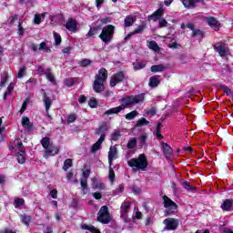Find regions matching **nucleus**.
I'll return each mask as SVG.
<instances>
[{
  "label": "nucleus",
  "mask_w": 233,
  "mask_h": 233,
  "mask_svg": "<svg viewBox=\"0 0 233 233\" xmlns=\"http://www.w3.org/2000/svg\"><path fill=\"white\" fill-rule=\"evenodd\" d=\"M137 116V111L134 110L126 115V119H127V121H132V119H134Z\"/></svg>",
  "instance_id": "2f4dec72"
},
{
  "label": "nucleus",
  "mask_w": 233,
  "mask_h": 233,
  "mask_svg": "<svg viewBox=\"0 0 233 233\" xmlns=\"http://www.w3.org/2000/svg\"><path fill=\"white\" fill-rule=\"evenodd\" d=\"M147 114L148 116H154V115L156 114V109H155L154 107H152V108H150V109H148V110L147 111Z\"/></svg>",
  "instance_id": "69168bd1"
},
{
  "label": "nucleus",
  "mask_w": 233,
  "mask_h": 233,
  "mask_svg": "<svg viewBox=\"0 0 233 233\" xmlns=\"http://www.w3.org/2000/svg\"><path fill=\"white\" fill-rule=\"evenodd\" d=\"M147 46L150 50H153L154 52H159V46H157V43L156 41L147 42Z\"/></svg>",
  "instance_id": "a878e982"
},
{
  "label": "nucleus",
  "mask_w": 233,
  "mask_h": 233,
  "mask_svg": "<svg viewBox=\"0 0 233 233\" xmlns=\"http://www.w3.org/2000/svg\"><path fill=\"white\" fill-rule=\"evenodd\" d=\"M38 50H45L47 54H50L52 52V49L48 46H46V42L40 43Z\"/></svg>",
  "instance_id": "c756f323"
},
{
  "label": "nucleus",
  "mask_w": 233,
  "mask_h": 233,
  "mask_svg": "<svg viewBox=\"0 0 233 233\" xmlns=\"http://www.w3.org/2000/svg\"><path fill=\"white\" fill-rule=\"evenodd\" d=\"M36 74L37 76H45V74H46V71L45 72V67H43V66H38L36 67Z\"/></svg>",
  "instance_id": "37998d69"
},
{
  "label": "nucleus",
  "mask_w": 233,
  "mask_h": 233,
  "mask_svg": "<svg viewBox=\"0 0 233 233\" xmlns=\"http://www.w3.org/2000/svg\"><path fill=\"white\" fill-rule=\"evenodd\" d=\"M125 79V74L123 72H118L112 76L110 79V86H116V85L122 83Z\"/></svg>",
  "instance_id": "1a4fd4ad"
},
{
  "label": "nucleus",
  "mask_w": 233,
  "mask_h": 233,
  "mask_svg": "<svg viewBox=\"0 0 233 233\" xmlns=\"http://www.w3.org/2000/svg\"><path fill=\"white\" fill-rule=\"evenodd\" d=\"M137 146V139L136 137L131 138L127 142V148L129 150H132V148H136Z\"/></svg>",
  "instance_id": "cd10ccee"
},
{
  "label": "nucleus",
  "mask_w": 233,
  "mask_h": 233,
  "mask_svg": "<svg viewBox=\"0 0 233 233\" xmlns=\"http://www.w3.org/2000/svg\"><path fill=\"white\" fill-rule=\"evenodd\" d=\"M165 70V66L163 65L152 66L151 72H163Z\"/></svg>",
  "instance_id": "72a5a7b5"
},
{
  "label": "nucleus",
  "mask_w": 233,
  "mask_h": 233,
  "mask_svg": "<svg viewBox=\"0 0 233 233\" xmlns=\"http://www.w3.org/2000/svg\"><path fill=\"white\" fill-rule=\"evenodd\" d=\"M27 106H28V101L25 100L23 105H22V107L20 109V114H23L26 110Z\"/></svg>",
  "instance_id": "5fc2aeb1"
},
{
  "label": "nucleus",
  "mask_w": 233,
  "mask_h": 233,
  "mask_svg": "<svg viewBox=\"0 0 233 233\" xmlns=\"http://www.w3.org/2000/svg\"><path fill=\"white\" fill-rule=\"evenodd\" d=\"M149 86H151V88H156V86H159V76H153L149 78V83H148Z\"/></svg>",
  "instance_id": "aec40b11"
},
{
  "label": "nucleus",
  "mask_w": 233,
  "mask_h": 233,
  "mask_svg": "<svg viewBox=\"0 0 233 233\" xmlns=\"http://www.w3.org/2000/svg\"><path fill=\"white\" fill-rule=\"evenodd\" d=\"M114 179H116V173L112 169V166H109V180L114 181Z\"/></svg>",
  "instance_id": "c03bdc74"
},
{
  "label": "nucleus",
  "mask_w": 233,
  "mask_h": 233,
  "mask_svg": "<svg viewBox=\"0 0 233 233\" xmlns=\"http://www.w3.org/2000/svg\"><path fill=\"white\" fill-rule=\"evenodd\" d=\"M165 14V9L159 8L157 11H155L152 15L148 16V21H159L161 19V16Z\"/></svg>",
  "instance_id": "ddd939ff"
},
{
  "label": "nucleus",
  "mask_w": 233,
  "mask_h": 233,
  "mask_svg": "<svg viewBox=\"0 0 233 233\" xmlns=\"http://www.w3.org/2000/svg\"><path fill=\"white\" fill-rule=\"evenodd\" d=\"M66 28L69 32H77V22L74 19H70L66 23Z\"/></svg>",
  "instance_id": "2eb2a0df"
},
{
  "label": "nucleus",
  "mask_w": 233,
  "mask_h": 233,
  "mask_svg": "<svg viewBox=\"0 0 233 233\" xmlns=\"http://www.w3.org/2000/svg\"><path fill=\"white\" fill-rule=\"evenodd\" d=\"M23 22H19L18 24V35H23V34H25V28H23Z\"/></svg>",
  "instance_id": "3c124183"
},
{
  "label": "nucleus",
  "mask_w": 233,
  "mask_h": 233,
  "mask_svg": "<svg viewBox=\"0 0 233 233\" xmlns=\"http://www.w3.org/2000/svg\"><path fill=\"white\" fill-rule=\"evenodd\" d=\"M81 228H82L83 230H89V232H92L94 227L88 226V225H82V226H81Z\"/></svg>",
  "instance_id": "bf43d9fd"
},
{
  "label": "nucleus",
  "mask_w": 233,
  "mask_h": 233,
  "mask_svg": "<svg viewBox=\"0 0 233 233\" xmlns=\"http://www.w3.org/2000/svg\"><path fill=\"white\" fill-rule=\"evenodd\" d=\"M215 50L219 54L220 57H225L229 54L228 47H227V46L222 44H218L215 46Z\"/></svg>",
  "instance_id": "f8f14e48"
},
{
  "label": "nucleus",
  "mask_w": 233,
  "mask_h": 233,
  "mask_svg": "<svg viewBox=\"0 0 233 233\" xmlns=\"http://www.w3.org/2000/svg\"><path fill=\"white\" fill-rule=\"evenodd\" d=\"M100 22L104 25H106V23H110V17L106 16L105 18L100 19Z\"/></svg>",
  "instance_id": "338daca9"
},
{
  "label": "nucleus",
  "mask_w": 233,
  "mask_h": 233,
  "mask_svg": "<svg viewBox=\"0 0 233 233\" xmlns=\"http://www.w3.org/2000/svg\"><path fill=\"white\" fill-rule=\"evenodd\" d=\"M50 196L53 199H57V189H53L50 191Z\"/></svg>",
  "instance_id": "13d9d810"
},
{
  "label": "nucleus",
  "mask_w": 233,
  "mask_h": 233,
  "mask_svg": "<svg viewBox=\"0 0 233 233\" xmlns=\"http://www.w3.org/2000/svg\"><path fill=\"white\" fill-rule=\"evenodd\" d=\"M12 154L16 156L17 162L20 165H25L26 163V151L25 150V146L20 139H15L12 147H10Z\"/></svg>",
  "instance_id": "7ed1b4c3"
},
{
  "label": "nucleus",
  "mask_w": 233,
  "mask_h": 233,
  "mask_svg": "<svg viewBox=\"0 0 233 233\" xmlns=\"http://www.w3.org/2000/svg\"><path fill=\"white\" fill-rule=\"evenodd\" d=\"M103 141H105L104 136L100 137L98 138L97 142L92 146L91 152H93V153L97 152V150H99V148H101V145L103 144Z\"/></svg>",
  "instance_id": "6ab92c4d"
},
{
  "label": "nucleus",
  "mask_w": 233,
  "mask_h": 233,
  "mask_svg": "<svg viewBox=\"0 0 233 233\" xmlns=\"http://www.w3.org/2000/svg\"><path fill=\"white\" fill-rule=\"evenodd\" d=\"M93 196H94L95 199H101V198H102V195L99 192H95L93 194Z\"/></svg>",
  "instance_id": "774afa93"
},
{
  "label": "nucleus",
  "mask_w": 233,
  "mask_h": 233,
  "mask_svg": "<svg viewBox=\"0 0 233 233\" xmlns=\"http://www.w3.org/2000/svg\"><path fill=\"white\" fill-rule=\"evenodd\" d=\"M144 27L143 25H139L133 33L134 34H141V32H143Z\"/></svg>",
  "instance_id": "0e129e2a"
},
{
  "label": "nucleus",
  "mask_w": 233,
  "mask_h": 233,
  "mask_svg": "<svg viewBox=\"0 0 233 233\" xmlns=\"http://www.w3.org/2000/svg\"><path fill=\"white\" fill-rule=\"evenodd\" d=\"M44 103L46 106V112L48 114V110H50V106H52V100L46 96V93H44Z\"/></svg>",
  "instance_id": "5701e85b"
},
{
  "label": "nucleus",
  "mask_w": 233,
  "mask_h": 233,
  "mask_svg": "<svg viewBox=\"0 0 233 233\" xmlns=\"http://www.w3.org/2000/svg\"><path fill=\"white\" fill-rule=\"evenodd\" d=\"M34 21L35 25H39L41 23V15L39 14L35 15Z\"/></svg>",
  "instance_id": "6e6d98bb"
},
{
  "label": "nucleus",
  "mask_w": 233,
  "mask_h": 233,
  "mask_svg": "<svg viewBox=\"0 0 233 233\" xmlns=\"http://www.w3.org/2000/svg\"><path fill=\"white\" fill-rule=\"evenodd\" d=\"M92 181H93L92 188H94V189L97 188L100 184L99 181H97V178L93 177Z\"/></svg>",
  "instance_id": "603ef678"
},
{
  "label": "nucleus",
  "mask_w": 233,
  "mask_h": 233,
  "mask_svg": "<svg viewBox=\"0 0 233 233\" xmlns=\"http://www.w3.org/2000/svg\"><path fill=\"white\" fill-rule=\"evenodd\" d=\"M25 75H26V67H21L16 77H18V79H23V77H25Z\"/></svg>",
  "instance_id": "ea45409f"
},
{
  "label": "nucleus",
  "mask_w": 233,
  "mask_h": 233,
  "mask_svg": "<svg viewBox=\"0 0 233 233\" xmlns=\"http://www.w3.org/2000/svg\"><path fill=\"white\" fill-rule=\"evenodd\" d=\"M148 123H150V122H148V120H147V118L142 117L137 121V127H147V125H148Z\"/></svg>",
  "instance_id": "f704fd0d"
},
{
  "label": "nucleus",
  "mask_w": 233,
  "mask_h": 233,
  "mask_svg": "<svg viewBox=\"0 0 233 233\" xmlns=\"http://www.w3.org/2000/svg\"><path fill=\"white\" fill-rule=\"evenodd\" d=\"M116 27L112 25H107L103 27L101 34L99 35V38L103 43H110L114 38V32Z\"/></svg>",
  "instance_id": "423d86ee"
},
{
  "label": "nucleus",
  "mask_w": 233,
  "mask_h": 233,
  "mask_svg": "<svg viewBox=\"0 0 233 233\" xmlns=\"http://www.w3.org/2000/svg\"><path fill=\"white\" fill-rule=\"evenodd\" d=\"M127 165L133 168L134 172H137V170L145 171L147 170V167H148V160L147 157L142 154L139 155L138 157L131 158L127 161Z\"/></svg>",
  "instance_id": "20e7f679"
},
{
  "label": "nucleus",
  "mask_w": 233,
  "mask_h": 233,
  "mask_svg": "<svg viewBox=\"0 0 233 233\" xmlns=\"http://www.w3.org/2000/svg\"><path fill=\"white\" fill-rule=\"evenodd\" d=\"M182 187L185 188V190H187L188 192H194L196 190V187L194 186H190V183L188 181L182 182Z\"/></svg>",
  "instance_id": "c85d7f7f"
},
{
  "label": "nucleus",
  "mask_w": 233,
  "mask_h": 233,
  "mask_svg": "<svg viewBox=\"0 0 233 233\" xmlns=\"http://www.w3.org/2000/svg\"><path fill=\"white\" fill-rule=\"evenodd\" d=\"M41 145L44 148V157L48 159L52 156H56L59 154V148L54 146V144L50 143L49 137H44L41 139Z\"/></svg>",
  "instance_id": "39448f33"
},
{
  "label": "nucleus",
  "mask_w": 233,
  "mask_h": 233,
  "mask_svg": "<svg viewBox=\"0 0 233 233\" xmlns=\"http://www.w3.org/2000/svg\"><path fill=\"white\" fill-rule=\"evenodd\" d=\"M119 137H121V131L119 130L113 131V133L111 134L112 141H117L119 140Z\"/></svg>",
  "instance_id": "7c9ffc66"
},
{
  "label": "nucleus",
  "mask_w": 233,
  "mask_h": 233,
  "mask_svg": "<svg viewBox=\"0 0 233 233\" xmlns=\"http://www.w3.org/2000/svg\"><path fill=\"white\" fill-rule=\"evenodd\" d=\"M144 101L145 95L143 94L123 97L120 99V106L106 110L105 115L112 116L113 114H119V112H123L125 108H130V106H134V105H139V103H143Z\"/></svg>",
  "instance_id": "f257e3e1"
},
{
  "label": "nucleus",
  "mask_w": 233,
  "mask_h": 233,
  "mask_svg": "<svg viewBox=\"0 0 233 233\" xmlns=\"http://www.w3.org/2000/svg\"><path fill=\"white\" fill-rule=\"evenodd\" d=\"M163 203L165 208L167 210H176L177 208V204H176L172 199H170L168 197L164 196L163 197Z\"/></svg>",
  "instance_id": "9d476101"
},
{
  "label": "nucleus",
  "mask_w": 233,
  "mask_h": 233,
  "mask_svg": "<svg viewBox=\"0 0 233 233\" xmlns=\"http://www.w3.org/2000/svg\"><path fill=\"white\" fill-rule=\"evenodd\" d=\"M125 190V187L119 186L116 190H115V196H117L118 194H121Z\"/></svg>",
  "instance_id": "4d7b16f0"
},
{
  "label": "nucleus",
  "mask_w": 233,
  "mask_h": 233,
  "mask_svg": "<svg viewBox=\"0 0 233 233\" xmlns=\"http://www.w3.org/2000/svg\"><path fill=\"white\" fill-rule=\"evenodd\" d=\"M167 26H168V22H167V19L160 18L158 20V28H165Z\"/></svg>",
  "instance_id": "4c0bfd02"
},
{
  "label": "nucleus",
  "mask_w": 233,
  "mask_h": 233,
  "mask_svg": "<svg viewBox=\"0 0 233 233\" xmlns=\"http://www.w3.org/2000/svg\"><path fill=\"white\" fill-rule=\"evenodd\" d=\"M20 218H21V221H22V223H24V225H29L30 221L32 219L30 218V216H26V215H21Z\"/></svg>",
  "instance_id": "e433bc0d"
},
{
  "label": "nucleus",
  "mask_w": 233,
  "mask_h": 233,
  "mask_svg": "<svg viewBox=\"0 0 233 233\" xmlns=\"http://www.w3.org/2000/svg\"><path fill=\"white\" fill-rule=\"evenodd\" d=\"M167 230H176L179 225V221L176 218H166L164 220Z\"/></svg>",
  "instance_id": "6e6552de"
},
{
  "label": "nucleus",
  "mask_w": 233,
  "mask_h": 233,
  "mask_svg": "<svg viewBox=\"0 0 233 233\" xmlns=\"http://www.w3.org/2000/svg\"><path fill=\"white\" fill-rule=\"evenodd\" d=\"M53 35H54V39H55V45H56V46H59V45H61V35L56 33V31L53 32Z\"/></svg>",
  "instance_id": "473e14b6"
},
{
  "label": "nucleus",
  "mask_w": 233,
  "mask_h": 233,
  "mask_svg": "<svg viewBox=\"0 0 233 233\" xmlns=\"http://www.w3.org/2000/svg\"><path fill=\"white\" fill-rule=\"evenodd\" d=\"M207 21H208V26L213 28V30H219L221 24H219V22L218 20H216L214 17L209 16L207 18Z\"/></svg>",
  "instance_id": "4468645a"
},
{
  "label": "nucleus",
  "mask_w": 233,
  "mask_h": 233,
  "mask_svg": "<svg viewBox=\"0 0 233 233\" xmlns=\"http://www.w3.org/2000/svg\"><path fill=\"white\" fill-rule=\"evenodd\" d=\"M72 167V159L68 158L64 162L63 169L66 172Z\"/></svg>",
  "instance_id": "a19ab883"
},
{
  "label": "nucleus",
  "mask_w": 233,
  "mask_h": 233,
  "mask_svg": "<svg viewBox=\"0 0 233 233\" xmlns=\"http://www.w3.org/2000/svg\"><path fill=\"white\" fill-rule=\"evenodd\" d=\"M222 210H230L232 208V200H225L224 203L221 205Z\"/></svg>",
  "instance_id": "bb28decb"
},
{
  "label": "nucleus",
  "mask_w": 233,
  "mask_h": 233,
  "mask_svg": "<svg viewBox=\"0 0 233 233\" xmlns=\"http://www.w3.org/2000/svg\"><path fill=\"white\" fill-rule=\"evenodd\" d=\"M98 221L100 223L107 224L110 223V213L108 212V207L103 206L99 212L97 217Z\"/></svg>",
  "instance_id": "0eeeda50"
},
{
  "label": "nucleus",
  "mask_w": 233,
  "mask_h": 233,
  "mask_svg": "<svg viewBox=\"0 0 233 233\" xmlns=\"http://www.w3.org/2000/svg\"><path fill=\"white\" fill-rule=\"evenodd\" d=\"M145 66H146V64H143L141 62H137L134 66V70H141V69L145 68Z\"/></svg>",
  "instance_id": "a18cd8bd"
},
{
  "label": "nucleus",
  "mask_w": 233,
  "mask_h": 233,
  "mask_svg": "<svg viewBox=\"0 0 233 233\" xmlns=\"http://www.w3.org/2000/svg\"><path fill=\"white\" fill-rule=\"evenodd\" d=\"M6 81H8V75L5 74L4 76H2L0 86H5V85H6Z\"/></svg>",
  "instance_id": "09e8293b"
},
{
  "label": "nucleus",
  "mask_w": 233,
  "mask_h": 233,
  "mask_svg": "<svg viewBox=\"0 0 233 233\" xmlns=\"http://www.w3.org/2000/svg\"><path fill=\"white\" fill-rule=\"evenodd\" d=\"M197 35H203V33L199 29H194L192 32V37H196Z\"/></svg>",
  "instance_id": "864d4df0"
},
{
  "label": "nucleus",
  "mask_w": 233,
  "mask_h": 233,
  "mask_svg": "<svg viewBox=\"0 0 233 233\" xmlns=\"http://www.w3.org/2000/svg\"><path fill=\"white\" fill-rule=\"evenodd\" d=\"M80 185L83 188V191H85V188H86V187H88V184H87V181H86V178H82L80 180Z\"/></svg>",
  "instance_id": "8fccbe9b"
},
{
  "label": "nucleus",
  "mask_w": 233,
  "mask_h": 233,
  "mask_svg": "<svg viewBox=\"0 0 233 233\" xmlns=\"http://www.w3.org/2000/svg\"><path fill=\"white\" fill-rule=\"evenodd\" d=\"M74 121H76V115H69L67 117V122L74 123Z\"/></svg>",
  "instance_id": "680f3d73"
},
{
  "label": "nucleus",
  "mask_w": 233,
  "mask_h": 233,
  "mask_svg": "<svg viewBox=\"0 0 233 233\" xmlns=\"http://www.w3.org/2000/svg\"><path fill=\"white\" fill-rule=\"evenodd\" d=\"M200 0H181V3L185 8H196V3H199Z\"/></svg>",
  "instance_id": "f3484780"
},
{
  "label": "nucleus",
  "mask_w": 233,
  "mask_h": 233,
  "mask_svg": "<svg viewBox=\"0 0 233 233\" xmlns=\"http://www.w3.org/2000/svg\"><path fill=\"white\" fill-rule=\"evenodd\" d=\"M90 65H92V60L90 59L85 58L80 62V66L83 67L90 66Z\"/></svg>",
  "instance_id": "79ce46f5"
},
{
  "label": "nucleus",
  "mask_w": 233,
  "mask_h": 233,
  "mask_svg": "<svg viewBox=\"0 0 233 233\" xmlns=\"http://www.w3.org/2000/svg\"><path fill=\"white\" fill-rule=\"evenodd\" d=\"M108 130V126H106V124L102 125L98 127V129H96V134H97V136H100V137H103L104 136V140H105V133Z\"/></svg>",
  "instance_id": "412c9836"
},
{
  "label": "nucleus",
  "mask_w": 233,
  "mask_h": 233,
  "mask_svg": "<svg viewBox=\"0 0 233 233\" xmlns=\"http://www.w3.org/2000/svg\"><path fill=\"white\" fill-rule=\"evenodd\" d=\"M88 105L91 108H96V106H97V100H96V98H91Z\"/></svg>",
  "instance_id": "49530a36"
},
{
  "label": "nucleus",
  "mask_w": 233,
  "mask_h": 233,
  "mask_svg": "<svg viewBox=\"0 0 233 233\" xmlns=\"http://www.w3.org/2000/svg\"><path fill=\"white\" fill-rule=\"evenodd\" d=\"M25 205V199L23 198H15V208H19V207H23Z\"/></svg>",
  "instance_id": "58836bf2"
},
{
  "label": "nucleus",
  "mask_w": 233,
  "mask_h": 233,
  "mask_svg": "<svg viewBox=\"0 0 233 233\" xmlns=\"http://www.w3.org/2000/svg\"><path fill=\"white\" fill-rule=\"evenodd\" d=\"M147 134H142L141 136H140V143H141V145H147Z\"/></svg>",
  "instance_id": "de8ad7c7"
},
{
  "label": "nucleus",
  "mask_w": 233,
  "mask_h": 233,
  "mask_svg": "<svg viewBox=\"0 0 233 233\" xmlns=\"http://www.w3.org/2000/svg\"><path fill=\"white\" fill-rule=\"evenodd\" d=\"M130 202H124L121 205V217L127 218V214L130 210Z\"/></svg>",
  "instance_id": "dca6fc26"
},
{
  "label": "nucleus",
  "mask_w": 233,
  "mask_h": 233,
  "mask_svg": "<svg viewBox=\"0 0 233 233\" xmlns=\"http://www.w3.org/2000/svg\"><path fill=\"white\" fill-rule=\"evenodd\" d=\"M107 157H108L109 167H112V161H114V159H117V147H116V146L110 147Z\"/></svg>",
  "instance_id": "9b49d317"
},
{
  "label": "nucleus",
  "mask_w": 233,
  "mask_h": 233,
  "mask_svg": "<svg viewBox=\"0 0 233 233\" xmlns=\"http://www.w3.org/2000/svg\"><path fill=\"white\" fill-rule=\"evenodd\" d=\"M169 48H179V44H177V42H173L171 44H168L167 46Z\"/></svg>",
  "instance_id": "e2e57ef3"
},
{
  "label": "nucleus",
  "mask_w": 233,
  "mask_h": 233,
  "mask_svg": "<svg viewBox=\"0 0 233 233\" xmlns=\"http://www.w3.org/2000/svg\"><path fill=\"white\" fill-rule=\"evenodd\" d=\"M22 127L26 128V130H32V123H30V118H28V116L22 117Z\"/></svg>",
  "instance_id": "4be33fe9"
},
{
  "label": "nucleus",
  "mask_w": 233,
  "mask_h": 233,
  "mask_svg": "<svg viewBox=\"0 0 233 233\" xmlns=\"http://www.w3.org/2000/svg\"><path fill=\"white\" fill-rule=\"evenodd\" d=\"M83 176H84V179H88V177H90V169H86L83 172Z\"/></svg>",
  "instance_id": "052dcab7"
},
{
  "label": "nucleus",
  "mask_w": 233,
  "mask_h": 233,
  "mask_svg": "<svg viewBox=\"0 0 233 233\" xmlns=\"http://www.w3.org/2000/svg\"><path fill=\"white\" fill-rule=\"evenodd\" d=\"M135 21L136 20L134 19V16H132V15L127 16L124 20V25H125L126 28L132 26V25H134Z\"/></svg>",
  "instance_id": "393cba45"
},
{
  "label": "nucleus",
  "mask_w": 233,
  "mask_h": 233,
  "mask_svg": "<svg viewBox=\"0 0 233 233\" xmlns=\"http://www.w3.org/2000/svg\"><path fill=\"white\" fill-rule=\"evenodd\" d=\"M46 77L50 81V83H53V85H56V77H54V75L52 74V69L47 68L46 70Z\"/></svg>",
  "instance_id": "b1692460"
},
{
  "label": "nucleus",
  "mask_w": 233,
  "mask_h": 233,
  "mask_svg": "<svg viewBox=\"0 0 233 233\" xmlns=\"http://www.w3.org/2000/svg\"><path fill=\"white\" fill-rule=\"evenodd\" d=\"M76 81V78H66L64 80V85H66V86H74Z\"/></svg>",
  "instance_id": "c9c22d12"
},
{
  "label": "nucleus",
  "mask_w": 233,
  "mask_h": 233,
  "mask_svg": "<svg viewBox=\"0 0 233 233\" xmlns=\"http://www.w3.org/2000/svg\"><path fill=\"white\" fill-rule=\"evenodd\" d=\"M162 149L164 156H166L167 157H170V156H172V147L168 146V144L163 142Z\"/></svg>",
  "instance_id": "a211bd4d"
},
{
  "label": "nucleus",
  "mask_w": 233,
  "mask_h": 233,
  "mask_svg": "<svg viewBox=\"0 0 233 233\" xmlns=\"http://www.w3.org/2000/svg\"><path fill=\"white\" fill-rule=\"evenodd\" d=\"M108 79V71L102 67L98 70V74L95 76V81L93 83V90L96 94H101L105 92V83Z\"/></svg>",
  "instance_id": "f03ea898"
}]
</instances>
